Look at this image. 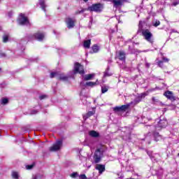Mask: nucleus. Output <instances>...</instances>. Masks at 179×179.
<instances>
[{
	"instance_id": "27",
	"label": "nucleus",
	"mask_w": 179,
	"mask_h": 179,
	"mask_svg": "<svg viewBox=\"0 0 179 179\" xmlns=\"http://www.w3.org/2000/svg\"><path fill=\"white\" fill-rule=\"evenodd\" d=\"M78 176H79L78 172H73V173L70 174V177H71V178H76Z\"/></svg>"
},
{
	"instance_id": "2",
	"label": "nucleus",
	"mask_w": 179,
	"mask_h": 179,
	"mask_svg": "<svg viewBox=\"0 0 179 179\" xmlns=\"http://www.w3.org/2000/svg\"><path fill=\"white\" fill-rule=\"evenodd\" d=\"M101 157H103V151H101V149L98 148L95 150L93 156L94 163L96 164L100 163L101 162Z\"/></svg>"
},
{
	"instance_id": "33",
	"label": "nucleus",
	"mask_w": 179,
	"mask_h": 179,
	"mask_svg": "<svg viewBox=\"0 0 179 179\" xmlns=\"http://www.w3.org/2000/svg\"><path fill=\"white\" fill-rule=\"evenodd\" d=\"M80 179H87V177H86V175L85 174H81L79 176Z\"/></svg>"
},
{
	"instance_id": "3",
	"label": "nucleus",
	"mask_w": 179,
	"mask_h": 179,
	"mask_svg": "<svg viewBox=\"0 0 179 179\" xmlns=\"http://www.w3.org/2000/svg\"><path fill=\"white\" fill-rule=\"evenodd\" d=\"M62 148V140H57L56 142L49 148L50 152H58Z\"/></svg>"
},
{
	"instance_id": "47",
	"label": "nucleus",
	"mask_w": 179,
	"mask_h": 179,
	"mask_svg": "<svg viewBox=\"0 0 179 179\" xmlns=\"http://www.w3.org/2000/svg\"><path fill=\"white\" fill-rule=\"evenodd\" d=\"M33 179H37V178H36V177H34Z\"/></svg>"
},
{
	"instance_id": "7",
	"label": "nucleus",
	"mask_w": 179,
	"mask_h": 179,
	"mask_svg": "<svg viewBox=\"0 0 179 179\" xmlns=\"http://www.w3.org/2000/svg\"><path fill=\"white\" fill-rule=\"evenodd\" d=\"M169 125V122H167V119L164 117H160L159 121L157 124V128H166Z\"/></svg>"
},
{
	"instance_id": "22",
	"label": "nucleus",
	"mask_w": 179,
	"mask_h": 179,
	"mask_svg": "<svg viewBox=\"0 0 179 179\" xmlns=\"http://www.w3.org/2000/svg\"><path fill=\"white\" fill-rule=\"evenodd\" d=\"M94 113L93 111H89L87 113L83 115L84 120H87V118H90V117H92V115H94Z\"/></svg>"
},
{
	"instance_id": "19",
	"label": "nucleus",
	"mask_w": 179,
	"mask_h": 179,
	"mask_svg": "<svg viewBox=\"0 0 179 179\" xmlns=\"http://www.w3.org/2000/svg\"><path fill=\"white\" fill-rule=\"evenodd\" d=\"M154 138H155V141H156V142H158V141H161L162 136L159 134V132L155 131L154 133Z\"/></svg>"
},
{
	"instance_id": "25",
	"label": "nucleus",
	"mask_w": 179,
	"mask_h": 179,
	"mask_svg": "<svg viewBox=\"0 0 179 179\" xmlns=\"http://www.w3.org/2000/svg\"><path fill=\"white\" fill-rule=\"evenodd\" d=\"M12 177L13 178L17 179L19 178V173L17 172H13L12 173Z\"/></svg>"
},
{
	"instance_id": "17",
	"label": "nucleus",
	"mask_w": 179,
	"mask_h": 179,
	"mask_svg": "<svg viewBox=\"0 0 179 179\" xmlns=\"http://www.w3.org/2000/svg\"><path fill=\"white\" fill-rule=\"evenodd\" d=\"M97 85H99V80H96L95 83L94 82L86 83V86H90V87H93V86H97Z\"/></svg>"
},
{
	"instance_id": "34",
	"label": "nucleus",
	"mask_w": 179,
	"mask_h": 179,
	"mask_svg": "<svg viewBox=\"0 0 179 179\" xmlns=\"http://www.w3.org/2000/svg\"><path fill=\"white\" fill-rule=\"evenodd\" d=\"M34 166L33 165V164H31V165H27V166H26V169H27V170H31V169L34 167Z\"/></svg>"
},
{
	"instance_id": "12",
	"label": "nucleus",
	"mask_w": 179,
	"mask_h": 179,
	"mask_svg": "<svg viewBox=\"0 0 179 179\" xmlns=\"http://www.w3.org/2000/svg\"><path fill=\"white\" fill-rule=\"evenodd\" d=\"M95 169L99 171V174H102L103 171H106V166L103 164H96Z\"/></svg>"
},
{
	"instance_id": "35",
	"label": "nucleus",
	"mask_w": 179,
	"mask_h": 179,
	"mask_svg": "<svg viewBox=\"0 0 179 179\" xmlns=\"http://www.w3.org/2000/svg\"><path fill=\"white\" fill-rule=\"evenodd\" d=\"M157 64L159 68H163V61L158 62Z\"/></svg>"
},
{
	"instance_id": "16",
	"label": "nucleus",
	"mask_w": 179,
	"mask_h": 179,
	"mask_svg": "<svg viewBox=\"0 0 179 179\" xmlns=\"http://www.w3.org/2000/svg\"><path fill=\"white\" fill-rule=\"evenodd\" d=\"M59 73H60L59 71H52L50 72V78H51V79L54 78H57V79H58Z\"/></svg>"
},
{
	"instance_id": "39",
	"label": "nucleus",
	"mask_w": 179,
	"mask_h": 179,
	"mask_svg": "<svg viewBox=\"0 0 179 179\" xmlns=\"http://www.w3.org/2000/svg\"><path fill=\"white\" fill-rule=\"evenodd\" d=\"M163 61H164L165 62H169V59L163 57Z\"/></svg>"
},
{
	"instance_id": "29",
	"label": "nucleus",
	"mask_w": 179,
	"mask_h": 179,
	"mask_svg": "<svg viewBox=\"0 0 179 179\" xmlns=\"http://www.w3.org/2000/svg\"><path fill=\"white\" fill-rule=\"evenodd\" d=\"M37 113H38V110H32L30 111L29 114H30V115H34L37 114Z\"/></svg>"
},
{
	"instance_id": "4",
	"label": "nucleus",
	"mask_w": 179,
	"mask_h": 179,
	"mask_svg": "<svg viewBox=\"0 0 179 179\" xmlns=\"http://www.w3.org/2000/svg\"><path fill=\"white\" fill-rule=\"evenodd\" d=\"M88 10L90 12L100 13L103 10V5L101 3L92 4L91 6L88 7Z\"/></svg>"
},
{
	"instance_id": "32",
	"label": "nucleus",
	"mask_w": 179,
	"mask_h": 179,
	"mask_svg": "<svg viewBox=\"0 0 179 179\" xmlns=\"http://www.w3.org/2000/svg\"><path fill=\"white\" fill-rule=\"evenodd\" d=\"M153 26H155V27H157V26H160V21H155V22L153 24Z\"/></svg>"
},
{
	"instance_id": "40",
	"label": "nucleus",
	"mask_w": 179,
	"mask_h": 179,
	"mask_svg": "<svg viewBox=\"0 0 179 179\" xmlns=\"http://www.w3.org/2000/svg\"><path fill=\"white\" fill-rule=\"evenodd\" d=\"M0 56L1 57H6V55H5V53H1V54H0Z\"/></svg>"
},
{
	"instance_id": "8",
	"label": "nucleus",
	"mask_w": 179,
	"mask_h": 179,
	"mask_svg": "<svg viewBox=\"0 0 179 179\" xmlns=\"http://www.w3.org/2000/svg\"><path fill=\"white\" fill-rule=\"evenodd\" d=\"M129 104L122 105V106H116L113 108L114 111H117V113L122 112L125 113L128 108H129Z\"/></svg>"
},
{
	"instance_id": "21",
	"label": "nucleus",
	"mask_w": 179,
	"mask_h": 179,
	"mask_svg": "<svg viewBox=\"0 0 179 179\" xmlns=\"http://www.w3.org/2000/svg\"><path fill=\"white\" fill-rule=\"evenodd\" d=\"M90 44H91V41L90 39H88L87 41H84L83 43V47L84 48H90Z\"/></svg>"
},
{
	"instance_id": "44",
	"label": "nucleus",
	"mask_w": 179,
	"mask_h": 179,
	"mask_svg": "<svg viewBox=\"0 0 179 179\" xmlns=\"http://www.w3.org/2000/svg\"><path fill=\"white\" fill-rule=\"evenodd\" d=\"M83 1H84V2H87V1H89V0H83Z\"/></svg>"
},
{
	"instance_id": "10",
	"label": "nucleus",
	"mask_w": 179,
	"mask_h": 179,
	"mask_svg": "<svg viewBox=\"0 0 179 179\" xmlns=\"http://www.w3.org/2000/svg\"><path fill=\"white\" fill-rule=\"evenodd\" d=\"M76 26V19L75 18H68V29H73Z\"/></svg>"
},
{
	"instance_id": "43",
	"label": "nucleus",
	"mask_w": 179,
	"mask_h": 179,
	"mask_svg": "<svg viewBox=\"0 0 179 179\" xmlns=\"http://www.w3.org/2000/svg\"><path fill=\"white\" fill-rule=\"evenodd\" d=\"M54 34H57V31H53Z\"/></svg>"
},
{
	"instance_id": "20",
	"label": "nucleus",
	"mask_w": 179,
	"mask_h": 179,
	"mask_svg": "<svg viewBox=\"0 0 179 179\" xmlns=\"http://www.w3.org/2000/svg\"><path fill=\"white\" fill-rule=\"evenodd\" d=\"M39 5L42 10L45 12V0H39Z\"/></svg>"
},
{
	"instance_id": "1",
	"label": "nucleus",
	"mask_w": 179,
	"mask_h": 179,
	"mask_svg": "<svg viewBox=\"0 0 179 179\" xmlns=\"http://www.w3.org/2000/svg\"><path fill=\"white\" fill-rule=\"evenodd\" d=\"M141 22H139V27H138V33H141L144 40H146L148 43H150V44H153L154 41H153V34L150 31V30L145 29H143L142 28V25H141Z\"/></svg>"
},
{
	"instance_id": "23",
	"label": "nucleus",
	"mask_w": 179,
	"mask_h": 179,
	"mask_svg": "<svg viewBox=\"0 0 179 179\" xmlns=\"http://www.w3.org/2000/svg\"><path fill=\"white\" fill-rule=\"evenodd\" d=\"M57 79H59V80H67L68 77L65 76L64 74H62V73L60 72Z\"/></svg>"
},
{
	"instance_id": "11",
	"label": "nucleus",
	"mask_w": 179,
	"mask_h": 179,
	"mask_svg": "<svg viewBox=\"0 0 179 179\" xmlns=\"http://www.w3.org/2000/svg\"><path fill=\"white\" fill-rule=\"evenodd\" d=\"M34 36V38L38 41H43V40H44V37L45 36L44 34L41 32L36 33Z\"/></svg>"
},
{
	"instance_id": "49",
	"label": "nucleus",
	"mask_w": 179,
	"mask_h": 179,
	"mask_svg": "<svg viewBox=\"0 0 179 179\" xmlns=\"http://www.w3.org/2000/svg\"><path fill=\"white\" fill-rule=\"evenodd\" d=\"M1 69H0V72H1Z\"/></svg>"
},
{
	"instance_id": "37",
	"label": "nucleus",
	"mask_w": 179,
	"mask_h": 179,
	"mask_svg": "<svg viewBox=\"0 0 179 179\" xmlns=\"http://www.w3.org/2000/svg\"><path fill=\"white\" fill-rule=\"evenodd\" d=\"M106 76H111V74H109L108 73L105 72V73H104V75H103V77H104V78H106Z\"/></svg>"
},
{
	"instance_id": "13",
	"label": "nucleus",
	"mask_w": 179,
	"mask_h": 179,
	"mask_svg": "<svg viewBox=\"0 0 179 179\" xmlns=\"http://www.w3.org/2000/svg\"><path fill=\"white\" fill-rule=\"evenodd\" d=\"M117 58H119L120 61H125V52L119 51Z\"/></svg>"
},
{
	"instance_id": "26",
	"label": "nucleus",
	"mask_w": 179,
	"mask_h": 179,
	"mask_svg": "<svg viewBox=\"0 0 179 179\" xmlns=\"http://www.w3.org/2000/svg\"><path fill=\"white\" fill-rule=\"evenodd\" d=\"M8 101H9V100H8V99H6V98H3V99H1V104H3V105L8 104Z\"/></svg>"
},
{
	"instance_id": "31",
	"label": "nucleus",
	"mask_w": 179,
	"mask_h": 179,
	"mask_svg": "<svg viewBox=\"0 0 179 179\" xmlns=\"http://www.w3.org/2000/svg\"><path fill=\"white\" fill-rule=\"evenodd\" d=\"M106 92H108V89L107 87H101V93H106Z\"/></svg>"
},
{
	"instance_id": "30",
	"label": "nucleus",
	"mask_w": 179,
	"mask_h": 179,
	"mask_svg": "<svg viewBox=\"0 0 179 179\" xmlns=\"http://www.w3.org/2000/svg\"><path fill=\"white\" fill-rule=\"evenodd\" d=\"M8 36L7 35H5L3 36V41L4 43H8Z\"/></svg>"
},
{
	"instance_id": "28",
	"label": "nucleus",
	"mask_w": 179,
	"mask_h": 179,
	"mask_svg": "<svg viewBox=\"0 0 179 179\" xmlns=\"http://www.w3.org/2000/svg\"><path fill=\"white\" fill-rule=\"evenodd\" d=\"M152 101L153 104H155V103H159V99L153 96L152 98Z\"/></svg>"
},
{
	"instance_id": "14",
	"label": "nucleus",
	"mask_w": 179,
	"mask_h": 179,
	"mask_svg": "<svg viewBox=\"0 0 179 179\" xmlns=\"http://www.w3.org/2000/svg\"><path fill=\"white\" fill-rule=\"evenodd\" d=\"M122 1L124 0H112L115 8H118V6H121V5H122Z\"/></svg>"
},
{
	"instance_id": "24",
	"label": "nucleus",
	"mask_w": 179,
	"mask_h": 179,
	"mask_svg": "<svg viewBox=\"0 0 179 179\" xmlns=\"http://www.w3.org/2000/svg\"><path fill=\"white\" fill-rule=\"evenodd\" d=\"M92 48L93 52H99V46L97 45H94Z\"/></svg>"
},
{
	"instance_id": "41",
	"label": "nucleus",
	"mask_w": 179,
	"mask_h": 179,
	"mask_svg": "<svg viewBox=\"0 0 179 179\" xmlns=\"http://www.w3.org/2000/svg\"><path fill=\"white\" fill-rule=\"evenodd\" d=\"M8 16L10 17L12 16V12L8 13Z\"/></svg>"
},
{
	"instance_id": "15",
	"label": "nucleus",
	"mask_w": 179,
	"mask_h": 179,
	"mask_svg": "<svg viewBox=\"0 0 179 179\" xmlns=\"http://www.w3.org/2000/svg\"><path fill=\"white\" fill-rule=\"evenodd\" d=\"M89 135L90 136H92V138H99V136H100V134H99V132L94 131V130H92L89 132Z\"/></svg>"
},
{
	"instance_id": "5",
	"label": "nucleus",
	"mask_w": 179,
	"mask_h": 179,
	"mask_svg": "<svg viewBox=\"0 0 179 179\" xmlns=\"http://www.w3.org/2000/svg\"><path fill=\"white\" fill-rule=\"evenodd\" d=\"M18 23L22 26H29V24H30V22H29V19H27V17H26V15L22 13L20 15V17L18 18Z\"/></svg>"
},
{
	"instance_id": "36",
	"label": "nucleus",
	"mask_w": 179,
	"mask_h": 179,
	"mask_svg": "<svg viewBox=\"0 0 179 179\" xmlns=\"http://www.w3.org/2000/svg\"><path fill=\"white\" fill-rule=\"evenodd\" d=\"M46 97H47L46 95H41L39 96V99H40V100H44V99H45Z\"/></svg>"
},
{
	"instance_id": "48",
	"label": "nucleus",
	"mask_w": 179,
	"mask_h": 179,
	"mask_svg": "<svg viewBox=\"0 0 179 179\" xmlns=\"http://www.w3.org/2000/svg\"><path fill=\"white\" fill-rule=\"evenodd\" d=\"M160 104H163V103L160 102Z\"/></svg>"
},
{
	"instance_id": "45",
	"label": "nucleus",
	"mask_w": 179,
	"mask_h": 179,
	"mask_svg": "<svg viewBox=\"0 0 179 179\" xmlns=\"http://www.w3.org/2000/svg\"><path fill=\"white\" fill-rule=\"evenodd\" d=\"M139 101H141V99H139L138 101H137V103H139Z\"/></svg>"
},
{
	"instance_id": "6",
	"label": "nucleus",
	"mask_w": 179,
	"mask_h": 179,
	"mask_svg": "<svg viewBox=\"0 0 179 179\" xmlns=\"http://www.w3.org/2000/svg\"><path fill=\"white\" fill-rule=\"evenodd\" d=\"M75 73H80V75H85V69L83 66L78 62L75 64L74 66Z\"/></svg>"
},
{
	"instance_id": "42",
	"label": "nucleus",
	"mask_w": 179,
	"mask_h": 179,
	"mask_svg": "<svg viewBox=\"0 0 179 179\" xmlns=\"http://www.w3.org/2000/svg\"><path fill=\"white\" fill-rule=\"evenodd\" d=\"M65 22L66 23V24H68V20L67 19L65 20Z\"/></svg>"
},
{
	"instance_id": "18",
	"label": "nucleus",
	"mask_w": 179,
	"mask_h": 179,
	"mask_svg": "<svg viewBox=\"0 0 179 179\" xmlns=\"http://www.w3.org/2000/svg\"><path fill=\"white\" fill-rule=\"evenodd\" d=\"M94 76V74H87L83 76L84 80H92L93 79V77Z\"/></svg>"
},
{
	"instance_id": "9",
	"label": "nucleus",
	"mask_w": 179,
	"mask_h": 179,
	"mask_svg": "<svg viewBox=\"0 0 179 179\" xmlns=\"http://www.w3.org/2000/svg\"><path fill=\"white\" fill-rule=\"evenodd\" d=\"M164 96L168 99V100H171V101H176V99L174 96V94L171 91H166L164 93Z\"/></svg>"
},
{
	"instance_id": "46",
	"label": "nucleus",
	"mask_w": 179,
	"mask_h": 179,
	"mask_svg": "<svg viewBox=\"0 0 179 179\" xmlns=\"http://www.w3.org/2000/svg\"><path fill=\"white\" fill-rule=\"evenodd\" d=\"M0 30H2V27H0Z\"/></svg>"
},
{
	"instance_id": "38",
	"label": "nucleus",
	"mask_w": 179,
	"mask_h": 179,
	"mask_svg": "<svg viewBox=\"0 0 179 179\" xmlns=\"http://www.w3.org/2000/svg\"><path fill=\"white\" fill-rule=\"evenodd\" d=\"M145 66H146V68H150V64L146 62L145 63Z\"/></svg>"
}]
</instances>
